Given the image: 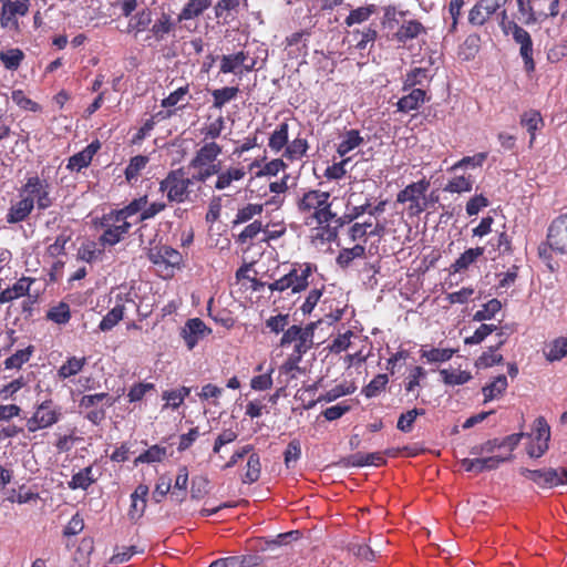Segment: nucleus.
I'll use <instances>...</instances> for the list:
<instances>
[{"instance_id": "f257e3e1", "label": "nucleus", "mask_w": 567, "mask_h": 567, "mask_svg": "<svg viewBox=\"0 0 567 567\" xmlns=\"http://www.w3.org/2000/svg\"><path fill=\"white\" fill-rule=\"evenodd\" d=\"M202 187L196 186L193 176H187L183 167L172 169L159 182V192L166 194L169 203H195L199 198Z\"/></svg>"}, {"instance_id": "f03ea898", "label": "nucleus", "mask_w": 567, "mask_h": 567, "mask_svg": "<svg viewBox=\"0 0 567 567\" xmlns=\"http://www.w3.org/2000/svg\"><path fill=\"white\" fill-rule=\"evenodd\" d=\"M501 27L506 35H511L513 40L519 45V54L524 61V69L530 73L535 70V62L533 59L534 49L530 34L513 20H507L506 11L502 12Z\"/></svg>"}, {"instance_id": "7ed1b4c3", "label": "nucleus", "mask_w": 567, "mask_h": 567, "mask_svg": "<svg viewBox=\"0 0 567 567\" xmlns=\"http://www.w3.org/2000/svg\"><path fill=\"white\" fill-rule=\"evenodd\" d=\"M517 19L525 25L542 23L559 13L558 7L553 8L548 0H516Z\"/></svg>"}, {"instance_id": "20e7f679", "label": "nucleus", "mask_w": 567, "mask_h": 567, "mask_svg": "<svg viewBox=\"0 0 567 567\" xmlns=\"http://www.w3.org/2000/svg\"><path fill=\"white\" fill-rule=\"evenodd\" d=\"M51 184L40 178L37 174L28 176L20 188V196H27L39 210H45L53 205L54 197L51 196Z\"/></svg>"}, {"instance_id": "39448f33", "label": "nucleus", "mask_w": 567, "mask_h": 567, "mask_svg": "<svg viewBox=\"0 0 567 567\" xmlns=\"http://www.w3.org/2000/svg\"><path fill=\"white\" fill-rule=\"evenodd\" d=\"M548 249L558 252H567V214L556 217L549 225L546 244L538 248L539 256L547 258Z\"/></svg>"}, {"instance_id": "423d86ee", "label": "nucleus", "mask_w": 567, "mask_h": 567, "mask_svg": "<svg viewBox=\"0 0 567 567\" xmlns=\"http://www.w3.org/2000/svg\"><path fill=\"white\" fill-rule=\"evenodd\" d=\"M61 416V406L54 404L51 399H47L35 405L34 413L27 420V429L32 433L48 429L58 423Z\"/></svg>"}, {"instance_id": "0eeeda50", "label": "nucleus", "mask_w": 567, "mask_h": 567, "mask_svg": "<svg viewBox=\"0 0 567 567\" xmlns=\"http://www.w3.org/2000/svg\"><path fill=\"white\" fill-rule=\"evenodd\" d=\"M113 215L114 213L110 212L100 219V227L103 229V233L99 237V244L104 248L115 246L122 241L132 227L131 221H115V216Z\"/></svg>"}, {"instance_id": "6e6552de", "label": "nucleus", "mask_w": 567, "mask_h": 567, "mask_svg": "<svg viewBox=\"0 0 567 567\" xmlns=\"http://www.w3.org/2000/svg\"><path fill=\"white\" fill-rule=\"evenodd\" d=\"M430 187V182L425 178L408 185L398 193L396 202L400 204L410 203L409 214L417 216L426 208L425 193Z\"/></svg>"}, {"instance_id": "1a4fd4ad", "label": "nucleus", "mask_w": 567, "mask_h": 567, "mask_svg": "<svg viewBox=\"0 0 567 567\" xmlns=\"http://www.w3.org/2000/svg\"><path fill=\"white\" fill-rule=\"evenodd\" d=\"M520 475L542 488H553L567 483V471L563 467H545L540 470L520 468Z\"/></svg>"}, {"instance_id": "9d476101", "label": "nucleus", "mask_w": 567, "mask_h": 567, "mask_svg": "<svg viewBox=\"0 0 567 567\" xmlns=\"http://www.w3.org/2000/svg\"><path fill=\"white\" fill-rule=\"evenodd\" d=\"M257 64V60L250 56L248 51H238L231 54H224L220 58V73L241 76L244 73L251 72Z\"/></svg>"}, {"instance_id": "9b49d317", "label": "nucleus", "mask_w": 567, "mask_h": 567, "mask_svg": "<svg viewBox=\"0 0 567 567\" xmlns=\"http://www.w3.org/2000/svg\"><path fill=\"white\" fill-rule=\"evenodd\" d=\"M116 299L117 303L103 317L99 324L101 331L112 330L122 320L126 305H130L136 311L138 310V305L130 292L117 295Z\"/></svg>"}, {"instance_id": "f8f14e48", "label": "nucleus", "mask_w": 567, "mask_h": 567, "mask_svg": "<svg viewBox=\"0 0 567 567\" xmlns=\"http://www.w3.org/2000/svg\"><path fill=\"white\" fill-rule=\"evenodd\" d=\"M212 333V329L199 318L188 319L181 330V337L188 350H193L200 340Z\"/></svg>"}, {"instance_id": "ddd939ff", "label": "nucleus", "mask_w": 567, "mask_h": 567, "mask_svg": "<svg viewBox=\"0 0 567 567\" xmlns=\"http://www.w3.org/2000/svg\"><path fill=\"white\" fill-rule=\"evenodd\" d=\"M507 0H480L468 13V22L472 25H483Z\"/></svg>"}, {"instance_id": "4468645a", "label": "nucleus", "mask_w": 567, "mask_h": 567, "mask_svg": "<svg viewBox=\"0 0 567 567\" xmlns=\"http://www.w3.org/2000/svg\"><path fill=\"white\" fill-rule=\"evenodd\" d=\"M100 148L101 143L97 140L91 142L85 148L69 158L66 168L80 172L82 168L87 167Z\"/></svg>"}, {"instance_id": "2eb2a0df", "label": "nucleus", "mask_w": 567, "mask_h": 567, "mask_svg": "<svg viewBox=\"0 0 567 567\" xmlns=\"http://www.w3.org/2000/svg\"><path fill=\"white\" fill-rule=\"evenodd\" d=\"M220 153L221 147L217 143H206L196 152L195 156L189 162L188 167L202 168L207 164L214 163Z\"/></svg>"}, {"instance_id": "dca6fc26", "label": "nucleus", "mask_w": 567, "mask_h": 567, "mask_svg": "<svg viewBox=\"0 0 567 567\" xmlns=\"http://www.w3.org/2000/svg\"><path fill=\"white\" fill-rule=\"evenodd\" d=\"M406 95H403L396 102V109L402 113H410L416 111L420 106L429 100L426 92L423 89H411Z\"/></svg>"}, {"instance_id": "f3484780", "label": "nucleus", "mask_w": 567, "mask_h": 567, "mask_svg": "<svg viewBox=\"0 0 567 567\" xmlns=\"http://www.w3.org/2000/svg\"><path fill=\"white\" fill-rule=\"evenodd\" d=\"M330 198V194L321 190H309L298 202V209L301 213L317 212Z\"/></svg>"}, {"instance_id": "a211bd4d", "label": "nucleus", "mask_w": 567, "mask_h": 567, "mask_svg": "<svg viewBox=\"0 0 567 567\" xmlns=\"http://www.w3.org/2000/svg\"><path fill=\"white\" fill-rule=\"evenodd\" d=\"M35 205L32 203V199H29L27 196H21V199L12 205L7 214V221L9 224H17L27 219V217L32 213Z\"/></svg>"}, {"instance_id": "6ab92c4d", "label": "nucleus", "mask_w": 567, "mask_h": 567, "mask_svg": "<svg viewBox=\"0 0 567 567\" xmlns=\"http://www.w3.org/2000/svg\"><path fill=\"white\" fill-rule=\"evenodd\" d=\"M246 176L244 167H229L226 171L219 172L215 182L214 188L216 190H224L229 188L234 182H239Z\"/></svg>"}, {"instance_id": "aec40b11", "label": "nucleus", "mask_w": 567, "mask_h": 567, "mask_svg": "<svg viewBox=\"0 0 567 567\" xmlns=\"http://www.w3.org/2000/svg\"><path fill=\"white\" fill-rule=\"evenodd\" d=\"M520 125L527 130L530 135L529 145L535 141L537 131L544 127V120L539 111L528 110L520 115Z\"/></svg>"}, {"instance_id": "412c9836", "label": "nucleus", "mask_w": 567, "mask_h": 567, "mask_svg": "<svg viewBox=\"0 0 567 567\" xmlns=\"http://www.w3.org/2000/svg\"><path fill=\"white\" fill-rule=\"evenodd\" d=\"M289 141V124L287 121L277 125L269 136L268 146L274 153L285 151Z\"/></svg>"}, {"instance_id": "4be33fe9", "label": "nucleus", "mask_w": 567, "mask_h": 567, "mask_svg": "<svg viewBox=\"0 0 567 567\" xmlns=\"http://www.w3.org/2000/svg\"><path fill=\"white\" fill-rule=\"evenodd\" d=\"M147 196H141L138 198H134L132 202H130L126 206H124L121 209H114L112 210L114 213L113 216H115V221H128V218L133 217L136 214H141L143 212V208L147 205Z\"/></svg>"}, {"instance_id": "5701e85b", "label": "nucleus", "mask_w": 567, "mask_h": 567, "mask_svg": "<svg viewBox=\"0 0 567 567\" xmlns=\"http://www.w3.org/2000/svg\"><path fill=\"white\" fill-rule=\"evenodd\" d=\"M421 33H425L423 24L417 20H408L395 32V38L399 42L405 43L409 40L415 39Z\"/></svg>"}, {"instance_id": "b1692460", "label": "nucleus", "mask_w": 567, "mask_h": 567, "mask_svg": "<svg viewBox=\"0 0 567 567\" xmlns=\"http://www.w3.org/2000/svg\"><path fill=\"white\" fill-rule=\"evenodd\" d=\"M432 75L430 74V70L426 68H414L410 72L406 73L403 81V91H409L411 89H416V85H424V83L430 82Z\"/></svg>"}, {"instance_id": "393cba45", "label": "nucleus", "mask_w": 567, "mask_h": 567, "mask_svg": "<svg viewBox=\"0 0 567 567\" xmlns=\"http://www.w3.org/2000/svg\"><path fill=\"white\" fill-rule=\"evenodd\" d=\"M485 251L484 247H475L465 250L452 265L451 269L453 272H460L462 270L467 269L472 264H474L478 257H481Z\"/></svg>"}, {"instance_id": "a878e982", "label": "nucleus", "mask_w": 567, "mask_h": 567, "mask_svg": "<svg viewBox=\"0 0 567 567\" xmlns=\"http://www.w3.org/2000/svg\"><path fill=\"white\" fill-rule=\"evenodd\" d=\"M309 148L308 142L306 138L296 137L291 142L288 141V144L282 153V156L291 162L301 159Z\"/></svg>"}, {"instance_id": "bb28decb", "label": "nucleus", "mask_w": 567, "mask_h": 567, "mask_svg": "<svg viewBox=\"0 0 567 567\" xmlns=\"http://www.w3.org/2000/svg\"><path fill=\"white\" fill-rule=\"evenodd\" d=\"M313 269H316V266L309 262L293 266L291 268L292 272H295L293 277L296 280V286H293V293L300 292L308 287V278L312 274Z\"/></svg>"}, {"instance_id": "cd10ccee", "label": "nucleus", "mask_w": 567, "mask_h": 567, "mask_svg": "<svg viewBox=\"0 0 567 567\" xmlns=\"http://www.w3.org/2000/svg\"><path fill=\"white\" fill-rule=\"evenodd\" d=\"M362 143L363 138L360 136L359 131L349 130L343 134L342 140L338 145L337 152L340 156H344Z\"/></svg>"}, {"instance_id": "c85d7f7f", "label": "nucleus", "mask_w": 567, "mask_h": 567, "mask_svg": "<svg viewBox=\"0 0 567 567\" xmlns=\"http://www.w3.org/2000/svg\"><path fill=\"white\" fill-rule=\"evenodd\" d=\"M383 231H384V227L379 224L372 228L371 223H363V224L355 223L349 229V235H350V238L353 241H355L357 239H360V238L364 237L365 235L381 236L383 234Z\"/></svg>"}, {"instance_id": "c756f323", "label": "nucleus", "mask_w": 567, "mask_h": 567, "mask_svg": "<svg viewBox=\"0 0 567 567\" xmlns=\"http://www.w3.org/2000/svg\"><path fill=\"white\" fill-rule=\"evenodd\" d=\"M503 344L504 340H499L495 346L489 347L487 351L477 358L475 365L480 369H485L503 362V355L495 353Z\"/></svg>"}, {"instance_id": "7c9ffc66", "label": "nucleus", "mask_w": 567, "mask_h": 567, "mask_svg": "<svg viewBox=\"0 0 567 567\" xmlns=\"http://www.w3.org/2000/svg\"><path fill=\"white\" fill-rule=\"evenodd\" d=\"M548 361H559L567 355V338L560 337L553 340L544 350Z\"/></svg>"}, {"instance_id": "2f4dec72", "label": "nucleus", "mask_w": 567, "mask_h": 567, "mask_svg": "<svg viewBox=\"0 0 567 567\" xmlns=\"http://www.w3.org/2000/svg\"><path fill=\"white\" fill-rule=\"evenodd\" d=\"M239 89L237 86H225L212 91L213 107L223 109L227 103L237 97Z\"/></svg>"}, {"instance_id": "473e14b6", "label": "nucleus", "mask_w": 567, "mask_h": 567, "mask_svg": "<svg viewBox=\"0 0 567 567\" xmlns=\"http://www.w3.org/2000/svg\"><path fill=\"white\" fill-rule=\"evenodd\" d=\"M365 255V247L354 245L352 248H343L339 251L336 262L341 268H348L355 258H362Z\"/></svg>"}, {"instance_id": "72a5a7b5", "label": "nucleus", "mask_w": 567, "mask_h": 567, "mask_svg": "<svg viewBox=\"0 0 567 567\" xmlns=\"http://www.w3.org/2000/svg\"><path fill=\"white\" fill-rule=\"evenodd\" d=\"M508 386L507 379L504 374L497 375L493 382L486 384L483 389L484 401H491L501 395Z\"/></svg>"}, {"instance_id": "f704fd0d", "label": "nucleus", "mask_w": 567, "mask_h": 567, "mask_svg": "<svg viewBox=\"0 0 567 567\" xmlns=\"http://www.w3.org/2000/svg\"><path fill=\"white\" fill-rule=\"evenodd\" d=\"M389 383V377L385 373L377 374L361 391L367 399L378 396L382 391L385 390Z\"/></svg>"}, {"instance_id": "c9c22d12", "label": "nucleus", "mask_w": 567, "mask_h": 567, "mask_svg": "<svg viewBox=\"0 0 567 567\" xmlns=\"http://www.w3.org/2000/svg\"><path fill=\"white\" fill-rule=\"evenodd\" d=\"M474 179L471 175L455 176L449 181L445 185L444 190L447 193H468L473 189Z\"/></svg>"}, {"instance_id": "e433bc0d", "label": "nucleus", "mask_w": 567, "mask_h": 567, "mask_svg": "<svg viewBox=\"0 0 567 567\" xmlns=\"http://www.w3.org/2000/svg\"><path fill=\"white\" fill-rule=\"evenodd\" d=\"M152 22V12L148 9L142 10L133 16L127 25V32H135L136 34L145 31Z\"/></svg>"}, {"instance_id": "4c0bfd02", "label": "nucleus", "mask_w": 567, "mask_h": 567, "mask_svg": "<svg viewBox=\"0 0 567 567\" xmlns=\"http://www.w3.org/2000/svg\"><path fill=\"white\" fill-rule=\"evenodd\" d=\"M261 464L257 453H251L247 461V470L243 477L245 484H252L260 477Z\"/></svg>"}, {"instance_id": "58836bf2", "label": "nucleus", "mask_w": 567, "mask_h": 567, "mask_svg": "<svg viewBox=\"0 0 567 567\" xmlns=\"http://www.w3.org/2000/svg\"><path fill=\"white\" fill-rule=\"evenodd\" d=\"M315 328L316 323L313 322L303 328L302 334L299 336L295 344V353L302 357L312 347Z\"/></svg>"}, {"instance_id": "ea45409f", "label": "nucleus", "mask_w": 567, "mask_h": 567, "mask_svg": "<svg viewBox=\"0 0 567 567\" xmlns=\"http://www.w3.org/2000/svg\"><path fill=\"white\" fill-rule=\"evenodd\" d=\"M513 455H492L487 457H476L477 473L496 470L502 463L511 461Z\"/></svg>"}, {"instance_id": "a19ab883", "label": "nucleus", "mask_w": 567, "mask_h": 567, "mask_svg": "<svg viewBox=\"0 0 567 567\" xmlns=\"http://www.w3.org/2000/svg\"><path fill=\"white\" fill-rule=\"evenodd\" d=\"M33 347L29 346L25 349L18 350L16 353L7 358L3 362L6 370L20 369L28 362L32 355Z\"/></svg>"}, {"instance_id": "79ce46f5", "label": "nucleus", "mask_w": 567, "mask_h": 567, "mask_svg": "<svg viewBox=\"0 0 567 567\" xmlns=\"http://www.w3.org/2000/svg\"><path fill=\"white\" fill-rule=\"evenodd\" d=\"M85 363H86L85 358L71 357L66 360L65 363H63L60 367L58 374L62 379L70 378L72 375L78 374L83 369Z\"/></svg>"}, {"instance_id": "37998d69", "label": "nucleus", "mask_w": 567, "mask_h": 567, "mask_svg": "<svg viewBox=\"0 0 567 567\" xmlns=\"http://www.w3.org/2000/svg\"><path fill=\"white\" fill-rule=\"evenodd\" d=\"M148 157L144 155H136L130 159L128 165L125 168V178L128 183L136 179L140 173L146 167Z\"/></svg>"}, {"instance_id": "c03bdc74", "label": "nucleus", "mask_w": 567, "mask_h": 567, "mask_svg": "<svg viewBox=\"0 0 567 567\" xmlns=\"http://www.w3.org/2000/svg\"><path fill=\"white\" fill-rule=\"evenodd\" d=\"M375 11L377 7L374 4L357 8L350 11L344 22L348 27H351L355 23H362L367 21Z\"/></svg>"}, {"instance_id": "a18cd8bd", "label": "nucleus", "mask_w": 567, "mask_h": 567, "mask_svg": "<svg viewBox=\"0 0 567 567\" xmlns=\"http://www.w3.org/2000/svg\"><path fill=\"white\" fill-rule=\"evenodd\" d=\"M210 4V0H190L182 10L181 19L189 20L198 17L204 10L209 8Z\"/></svg>"}, {"instance_id": "49530a36", "label": "nucleus", "mask_w": 567, "mask_h": 567, "mask_svg": "<svg viewBox=\"0 0 567 567\" xmlns=\"http://www.w3.org/2000/svg\"><path fill=\"white\" fill-rule=\"evenodd\" d=\"M440 374L442 375L443 382L447 385H462L467 383L472 379L470 372L458 370L450 371L443 369L440 371Z\"/></svg>"}, {"instance_id": "de8ad7c7", "label": "nucleus", "mask_w": 567, "mask_h": 567, "mask_svg": "<svg viewBox=\"0 0 567 567\" xmlns=\"http://www.w3.org/2000/svg\"><path fill=\"white\" fill-rule=\"evenodd\" d=\"M101 402H104L106 406H112L115 403V400L104 392L86 394L81 398L79 406L82 409H91L96 406Z\"/></svg>"}, {"instance_id": "09e8293b", "label": "nucleus", "mask_w": 567, "mask_h": 567, "mask_svg": "<svg viewBox=\"0 0 567 567\" xmlns=\"http://www.w3.org/2000/svg\"><path fill=\"white\" fill-rule=\"evenodd\" d=\"M94 481L95 480L92 477V467L87 466L72 476L69 486L72 489H86L91 484L94 483Z\"/></svg>"}, {"instance_id": "8fccbe9b", "label": "nucleus", "mask_w": 567, "mask_h": 567, "mask_svg": "<svg viewBox=\"0 0 567 567\" xmlns=\"http://www.w3.org/2000/svg\"><path fill=\"white\" fill-rule=\"evenodd\" d=\"M24 58L20 49H10L0 52V61L8 70H17Z\"/></svg>"}, {"instance_id": "3c124183", "label": "nucleus", "mask_w": 567, "mask_h": 567, "mask_svg": "<svg viewBox=\"0 0 567 567\" xmlns=\"http://www.w3.org/2000/svg\"><path fill=\"white\" fill-rule=\"evenodd\" d=\"M47 318L58 324L68 323L71 319L70 306L65 302H60L48 311Z\"/></svg>"}, {"instance_id": "603ef678", "label": "nucleus", "mask_w": 567, "mask_h": 567, "mask_svg": "<svg viewBox=\"0 0 567 567\" xmlns=\"http://www.w3.org/2000/svg\"><path fill=\"white\" fill-rule=\"evenodd\" d=\"M264 210L261 204H247L238 209L236 217L233 221L234 225L244 224L251 220L255 216L260 215Z\"/></svg>"}, {"instance_id": "864d4df0", "label": "nucleus", "mask_w": 567, "mask_h": 567, "mask_svg": "<svg viewBox=\"0 0 567 567\" xmlns=\"http://www.w3.org/2000/svg\"><path fill=\"white\" fill-rule=\"evenodd\" d=\"M453 349H439V348H432V349H422L421 350V357L425 358L427 362L436 363V362H445L449 361L453 354Z\"/></svg>"}, {"instance_id": "5fc2aeb1", "label": "nucleus", "mask_w": 567, "mask_h": 567, "mask_svg": "<svg viewBox=\"0 0 567 567\" xmlns=\"http://www.w3.org/2000/svg\"><path fill=\"white\" fill-rule=\"evenodd\" d=\"M302 357L292 352L287 360L284 362V364L280 367L279 372L282 374L288 375L287 383L290 379L296 378V373H302L303 370L299 367V363L301 361Z\"/></svg>"}, {"instance_id": "6e6d98bb", "label": "nucleus", "mask_w": 567, "mask_h": 567, "mask_svg": "<svg viewBox=\"0 0 567 567\" xmlns=\"http://www.w3.org/2000/svg\"><path fill=\"white\" fill-rule=\"evenodd\" d=\"M502 309V302L498 299H491L481 310H477L474 316V321L491 320Z\"/></svg>"}, {"instance_id": "4d7b16f0", "label": "nucleus", "mask_w": 567, "mask_h": 567, "mask_svg": "<svg viewBox=\"0 0 567 567\" xmlns=\"http://www.w3.org/2000/svg\"><path fill=\"white\" fill-rule=\"evenodd\" d=\"M165 455L166 447L155 444L147 449L142 454H140L135 460V464L161 462L165 457Z\"/></svg>"}, {"instance_id": "13d9d810", "label": "nucleus", "mask_w": 567, "mask_h": 567, "mask_svg": "<svg viewBox=\"0 0 567 567\" xmlns=\"http://www.w3.org/2000/svg\"><path fill=\"white\" fill-rule=\"evenodd\" d=\"M486 158H487V153H485V152L476 153L473 156H465L462 159H460L458 162H456L455 164H453L451 166L450 171L456 172L458 169L467 168V167H473V168L481 167L483 165V163L486 161Z\"/></svg>"}, {"instance_id": "bf43d9fd", "label": "nucleus", "mask_w": 567, "mask_h": 567, "mask_svg": "<svg viewBox=\"0 0 567 567\" xmlns=\"http://www.w3.org/2000/svg\"><path fill=\"white\" fill-rule=\"evenodd\" d=\"M174 23L171 17L162 13V16L154 22L151 28L152 33L157 40H163L166 34L173 30Z\"/></svg>"}, {"instance_id": "052dcab7", "label": "nucleus", "mask_w": 567, "mask_h": 567, "mask_svg": "<svg viewBox=\"0 0 567 567\" xmlns=\"http://www.w3.org/2000/svg\"><path fill=\"white\" fill-rule=\"evenodd\" d=\"M424 414H425V410H423V409L415 408V409L409 410L408 412L402 413L400 415L398 423H396V427L404 433H409L412 430L415 419L417 416L424 415Z\"/></svg>"}, {"instance_id": "680f3d73", "label": "nucleus", "mask_w": 567, "mask_h": 567, "mask_svg": "<svg viewBox=\"0 0 567 567\" xmlns=\"http://www.w3.org/2000/svg\"><path fill=\"white\" fill-rule=\"evenodd\" d=\"M102 252V249L97 248L96 243L87 241L79 248L78 257L85 262H93L101 257Z\"/></svg>"}, {"instance_id": "e2e57ef3", "label": "nucleus", "mask_w": 567, "mask_h": 567, "mask_svg": "<svg viewBox=\"0 0 567 567\" xmlns=\"http://www.w3.org/2000/svg\"><path fill=\"white\" fill-rule=\"evenodd\" d=\"M188 483V471L185 466L178 470V474L175 480L174 491L172 496H176V501L182 502L186 495V488Z\"/></svg>"}, {"instance_id": "0e129e2a", "label": "nucleus", "mask_w": 567, "mask_h": 567, "mask_svg": "<svg viewBox=\"0 0 567 567\" xmlns=\"http://www.w3.org/2000/svg\"><path fill=\"white\" fill-rule=\"evenodd\" d=\"M293 276H295V272H292V270H290L288 274H286L281 278L269 284L268 285L269 290L282 292L288 289H291V292L293 293V286H296V280H295Z\"/></svg>"}, {"instance_id": "69168bd1", "label": "nucleus", "mask_w": 567, "mask_h": 567, "mask_svg": "<svg viewBox=\"0 0 567 567\" xmlns=\"http://www.w3.org/2000/svg\"><path fill=\"white\" fill-rule=\"evenodd\" d=\"M425 377L426 371L422 367H414L411 369L404 385L405 391L408 393L414 392V390L420 386L421 380Z\"/></svg>"}, {"instance_id": "338daca9", "label": "nucleus", "mask_w": 567, "mask_h": 567, "mask_svg": "<svg viewBox=\"0 0 567 567\" xmlns=\"http://www.w3.org/2000/svg\"><path fill=\"white\" fill-rule=\"evenodd\" d=\"M497 330L495 324H486L482 323L473 333V336L465 338V344H478L481 343L487 336Z\"/></svg>"}, {"instance_id": "774afa93", "label": "nucleus", "mask_w": 567, "mask_h": 567, "mask_svg": "<svg viewBox=\"0 0 567 567\" xmlns=\"http://www.w3.org/2000/svg\"><path fill=\"white\" fill-rule=\"evenodd\" d=\"M319 225H329L333 223L336 214L331 210V204L326 202L317 212H313L311 216Z\"/></svg>"}]
</instances>
